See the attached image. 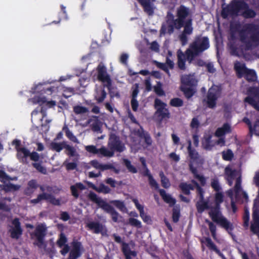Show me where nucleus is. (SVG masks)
<instances>
[{"mask_svg":"<svg viewBox=\"0 0 259 259\" xmlns=\"http://www.w3.org/2000/svg\"><path fill=\"white\" fill-rule=\"evenodd\" d=\"M182 89L187 98L191 97L195 92L194 89H190L187 87H182Z\"/></svg>","mask_w":259,"mask_h":259,"instance_id":"46","label":"nucleus"},{"mask_svg":"<svg viewBox=\"0 0 259 259\" xmlns=\"http://www.w3.org/2000/svg\"><path fill=\"white\" fill-rule=\"evenodd\" d=\"M108 146V148L105 147L100 148L99 154L104 157H111L114 155L115 151L120 152L125 149L124 146L113 135H111Z\"/></svg>","mask_w":259,"mask_h":259,"instance_id":"8","label":"nucleus"},{"mask_svg":"<svg viewBox=\"0 0 259 259\" xmlns=\"http://www.w3.org/2000/svg\"><path fill=\"white\" fill-rule=\"evenodd\" d=\"M21 186L19 185H15L11 183H5L0 185V188L6 192H14L20 189Z\"/></svg>","mask_w":259,"mask_h":259,"instance_id":"25","label":"nucleus"},{"mask_svg":"<svg viewBox=\"0 0 259 259\" xmlns=\"http://www.w3.org/2000/svg\"><path fill=\"white\" fill-rule=\"evenodd\" d=\"M44 85V84L43 83H39L32 88L31 92L33 94L38 93L40 95H42L49 90V88H45Z\"/></svg>","mask_w":259,"mask_h":259,"instance_id":"32","label":"nucleus"},{"mask_svg":"<svg viewBox=\"0 0 259 259\" xmlns=\"http://www.w3.org/2000/svg\"><path fill=\"white\" fill-rule=\"evenodd\" d=\"M98 78L102 81L104 85L109 86L111 84V79L107 74L106 69L103 64H99L98 67Z\"/></svg>","mask_w":259,"mask_h":259,"instance_id":"17","label":"nucleus"},{"mask_svg":"<svg viewBox=\"0 0 259 259\" xmlns=\"http://www.w3.org/2000/svg\"><path fill=\"white\" fill-rule=\"evenodd\" d=\"M191 143L189 142L188 151L191 160L190 161V168L195 177L197 179L202 185L205 183V179L198 174L197 169H199L203 164V160L200 157L198 153L195 150L191 149Z\"/></svg>","mask_w":259,"mask_h":259,"instance_id":"6","label":"nucleus"},{"mask_svg":"<svg viewBox=\"0 0 259 259\" xmlns=\"http://www.w3.org/2000/svg\"><path fill=\"white\" fill-rule=\"evenodd\" d=\"M85 148V150L90 153L99 154V149H97L95 146H87Z\"/></svg>","mask_w":259,"mask_h":259,"instance_id":"52","label":"nucleus"},{"mask_svg":"<svg viewBox=\"0 0 259 259\" xmlns=\"http://www.w3.org/2000/svg\"><path fill=\"white\" fill-rule=\"evenodd\" d=\"M190 15V11L188 8L181 6L177 11V18L174 20V25L176 28L180 29L183 26L184 22Z\"/></svg>","mask_w":259,"mask_h":259,"instance_id":"12","label":"nucleus"},{"mask_svg":"<svg viewBox=\"0 0 259 259\" xmlns=\"http://www.w3.org/2000/svg\"><path fill=\"white\" fill-rule=\"evenodd\" d=\"M12 224L14 226L9 230L10 237L12 239H18L23 233V229L21 228L19 219L15 218L12 220Z\"/></svg>","mask_w":259,"mask_h":259,"instance_id":"16","label":"nucleus"},{"mask_svg":"<svg viewBox=\"0 0 259 259\" xmlns=\"http://www.w3.org/2000/svg\"><path fill=\"white\" fill-rule=\"evenodd\" d=\"M32 166L36 168V169L39 172L43 174L47 173V169L45 167L42 166L40 163H33Z\"/></svg>","mask_w":259,"mask_h":259,"instance_id":"47","label":"nucleus"},{"mask_svg":"<svg viewBox=\"0 0 259 259\" xmlns=\"http://www.w3.org/2000/svg\"><path fill=\"white\" fill-rule=\"evenodd\" d=\"M244 224L246 226H248V222L249 220V211L245 208V213L243 217Z\"/></svg>","mask_w":259,"mask_h":259,"instance_id":"58","label":"nucleus"},{"mask_svg":"<svg viewBox=\"0 0 259 259\" xmlns=\"http://www.w3.org/2000/svg\"><path fill=\"white\" fill-rule=\"evenodd\" d=\"M229 15H242L246 18H251L255 16L252 10L247 8V5L241 1H234L227 8H224L222 15L226 17Z\"/></svg>","mask_w":259,"mask_h":259,"instance_id":"3","label":"nucleus"},{"mask_svg":"<svg viewBox=\"0 0 259 259\" xmlns=\"http://www.w3.org/2000/svg\"><path fill=\"white\" fill-rule=\"evenodd\" d=\"M223 156L225 160H230L233 157V153L231 150H227L223 152Z\"/></svg>","mask_w":259,"mask_h":259,"instance_id":"54","label":"nucleus"},{"mask_svg":"<svg viewBox=\"0 0 259 259\" xmlns=\"http://www.w3.org/2000/svg\"><path fill=\"white\" fill-rule=\"evenodd\" d=\"M221 93V89L217 85H213L209 89L207 98L204 100L208 107L213 108L215 107L217 101L220 97Z\"/></svg>","mask_w":259,"mask_h":259,"instance_id":"11","label":"nucleus"},{"mask_svg":"<svg viewBox=\"0 0 259 259\" xmlns=\"http://www.w3.org/2000/svg\"><path fill=\"white\" fill-rule=\"evenodd\" d=\"M209 47V41L207 37H197L186 52L187 59L191 62L195 56L198 55Z\"/></svg>","mask_w":259,"mask_h":259,"instance_id":"5","label":"nucleus"},{"mask_svg":"<svg viewBox=\"0 0 259 259\" xmlns=\"http://www.w3.org/2000/svg\"><path fill=\"white\" fill-rule=\"evenodd\" d=\"M39 185L35 180H31L28 183L26 188L24 189V193L27 196H31L38 188Z\"/></svg>","mask_w":259,"mask_h":259,"instance_id":"21","label":"nucleus"},{"mask_svg":"<svg viewBox=\"0 0 259 259\" xmlns=\"http://www.w3.org/2000/svg\"><path fill=\"white\" fill-rule=\"evenodd\" d=\"M212 187L217 191L219 192V191L220 189V187L218 181L216 179H213L211 181V183Z\"/></svg>","mask_w":259,"mask_h":259,"instance_id":"60","label":"nucleus"},{"mask_svg":"<svg viewBox=\"0 0 259 259\" xmlns=\"http://www.w3.org/2000/svg\"><path fill=\"white\" fill-rule=\"evenodd\" d=\"M70 188L72 195L77 198L78 197V190H82L85 189V187L83 185V184L79 183L71 186Z\"/></svg>","mask_w":259,"mask_h":259,"instance_id":"36","label":"nucleus"},{"mask_svg":"<svg viewBox=\"0 0 259 259\" xmlns=\"http://www.w3.org/2000/svg\"><path fill=\"white\" fill-rule=\"evenodd\" d=\"M168 157H169V158L171 160H172L175 162H178L180 159V156L179 155L177 154L175 152L170 153L169 154Z\"/></svg>","mask_w":259,"mask_h":259,"instance_id":"62","label":"nucleus"},{"mask_svg":"<svg viewBox=\"0 0 259 259\" xmlns=\"http://www.w3.org/2000/svg\"><path fill=\"white\" fill-rule=\"evenodd\" d=\"M177 56L179 67L182 70L185 69V55L183 53L182 51L179 50L178 51Z\"/></svg>","mask_w":259,"mask_h":259,"instance_id":"31","label":"nucleus"},{"mask_svg":"<svg viewBox=\"0 0 259 259\" xmlns=\"http://www.w3.org/2000/svg\"><path fill=\"white\" fill-rule=\"evenodd\" d=\"M92 188L99 192L105 194L108 193L110 191V189L104 185H101L98 187H96L94 185H93Z\"/></svg>","mask_w":259,"mask_h":259,"instance_id":"42","label":"nucleus"},{"mask_svg":"<svg viewBox=\"0 0 259 259\" xmlns=\"http://www.w3.org/2000/svg\"><path fill=\"white\" fill-rule=\"evenodd\" d=\"M182 82L183 84L182 87L185 85H194L197 82L196 80L193 75H183L182 77Z\"/></svg>","mask_w":259,"mask_h":259,"instance_id":"27","label":"nucleus"},{"mask_svg":"<svg viewBox=\"0 0 259 259\" xmlns=\"http://www.w3.org/2000/svg\"><path fill=\"white\" fill-rule=\"evenodd\" d=\"M123 251L126 257V259H131V256H135L136 255L135 252L130 250L128 245L124 244L122 246Z\"/></svg>","mask_w":259,"mask_h":259,"instance_id":"37","label":"nucleus"},{"mask_svg":"<svg viewBox=\"0 0 259 259\" xmlns=\"http://www.w3.org/2000/svg\"><path fill=\"white\" fill-rule=\"evenodd\" d=\"M66 135L67 136V137L72 141L77 143H79L77 138L75 137V136H74L73 135L72 133L71 132H70V131L67 130L66 132Z\"/></svg>","mask_w":259,"mask_h":259,"instance_id":"55","label":"nucleus"},{"mask_svg":"<svg viewBox=\"0 0 259 259\" xmlns=\"http://www.w3.org/2000/svg\"><path fill=\"white\" fill-rule=\"evenodd\" d=\"M225 178L229 184L231 186L233 184V181L235 180V186L234 188V197L236 200H239L242 198L244 201L248 199L247 194L244 192L241 188V177L239 172L234 169H233L230 166H227L225 168ZM228 194L231 199V208L233 212L237 210V207L235 206L234 201V194L233 190H230L228 191Z\"/></svg>","mask_w":259,"mask_h":259,"instance_id":"1","label":"nucleus"},{"mask_svg":"<svg viewBox=\"0 0 259 259\" xmlns=\"http://www.w3.org/2000/svg\"><path fill=\"white\" fill-rule=\"evenodd\" d=\"M145 175H146L148 177L150 185L154 188L155 189H158V185L157 183V182L155 181V180L153 178L152 176L149 173V171L148 169H146V173L144 174Z\"/></svg>","mask_w":259,"mask_h":259,"instance_id":"41","label":"nucleus"},{"mask_svg":"<svg viewBox=\"0 0 259 259\" xmlns=\"http://www.w3.org/2000/svg\"><path fill=\"white\" fill-rule=\"evenodd\" d=\"M174 31V27L171 25L163 24L161 27L160 34H164L165 33H171Z\"/></svg>","mask_w":259,"mask_h":259,"instance_id":"40","label":"nucleus"},{"mask_svg":"<svg viewBox=\"0 0 259 259\" xmlns=\"http://www.w3.org/2000/svg\"><path fill=\"white\" fill-rule=\"evenodd\" d=\"M211 136L209 135H206L204 137L202 140V146L203 148L206 150H211L212 147L215 145V143L214 141L211 140Z\"/></svg>","mask_w":259,"mask_h":259,"instance_id":"24","label":"nucleus"},{"mask_svg":"<svg viewBox=\"0 0 259 259\" xmlns=\"http://www.w3.org/2000/svg\"><path fill=\"white\" fill-rule=\"evenodd\" d=\"M49 199V193H42L39 194L35 199H31L30 202L33 204H37L43 200Z\"/></svg>","mask_w":259,"mask_h":259,"instance_id":"38","label":"nucleus"},{"mask_svg":"<svg viewBox=\"0 0 259 259\" xmlns=\"http://www.w3.org/2000/svg\"><path fill=\"white\" fill-rule=\"evenodd\" d=\"M205 245L209 247L210 249H211L217 252H219V251L217 249L215 245L213 243L211 240L209 238H206L205 241Z\"/></svg>","mask_w":259,"mask_h":259,"instance_id":"50","label":"nucleus"},{"mask_svg":"<svg viewBox=\"0 0 259 259\" xmlns=\"http://www.w3.org/2000/svg\"><path fill=\"white\" fill-rule=\"evenodd\" d=\"M184 27V30L182 34L180 35V38L182 41V45L184 46L187 42V38L186 35H190L192 33L193 27H192V20L190 18L184 22L183 25Z\"/></svg>","mask_w":259,"mask_h":259,"instance_id":"18","label":"nucleus"},{"mask_svg":"<svg viewBox=\"0 0 259 259\" xmlns=\"http://www.w3.org/2000/svg\"><path fill=\"white\" fill-rule=\"evenodd\" d=\"M199 125V121L197 118H193L191 123V126L193 128H197Z\"/></svg>","mask_w":259,"mask_h":259,"instance_id":"63","label":"nucleus"},{"mask_svg":"<svg viewBox=\"0 0 259 259\" xmlns=\"http://www.w3.org/2000/svg\"><path fill=\"white\" fill-rule=\"evenodd\" d=\"M30 155V151L25 147H21L17 149V157L18 159L22 163H26L27 158Z\"/></svg>","mask_w":259,"mask_h":259,"instance_id":"22","label":"nucleus"},{"mask_svg":"<svg viewBox=\"0 0 259 259\" xmlns=\"http://www.w3.org/2000/svg\"><path fill=\"white\" fill-rule=\"evenodd\" d=\"M89 199L97 203L99 207L109 213H111L114 209L101 198L98 197L96 194L90 192L88 195Z\"/></svg>","mask_w":259,"mask_h":259,"instance_id":"15","label":"nucleus"},{"mask_svg":"<svg viewBox=\"0 0 259 259\" xmlns=\"http://www.w3.org/2000/svg\"><path fill=\"white\" fill-rule=\"evenodd\" d=\"M33 104H38L36 109L33 110L32 114H37L38 110L41 114V130L46 133L49 131V118L47 116V110L49 109V101H47L45 97H41L40 96H35L32 98L29 99Z\"/></svg>","mask_w":259,"mask_h":259,"instance_id":"4","label":"nucleus"},{"mask_svg":"<svg viewBox=\"0 0 259 259\" xmlns=\"http://www.w3.org/2000/svg\"><path fill=\"white\" fill-rule=\"evenodd\" d=\"M81 251V244L79 242H73L72 243V249L70 253L68 259H75L79 256Z\"/></svg>","mask_w":259,"mask_h":259,"instance_id":"23","label":"nucleus"},{"mask_svg":"<svg viewBox=\"0 0 259 259\" xmlns=\"http://www.w3.org/2000/svg\"><path fill=\"white\" fill-rule=\"evenodd\" d=\"M101 123L100 122L96 121L93 124L92 129L94 131L101 132Z\"/></svg>","mask_w":259,"mask_h":259,"instance_id":"61","label":"nucleus"},{"mask_svg":"<svg viewBox=\"0 0 259 259\" xmlns=\"http://www.w3.org/2000/svg\"><path fill=\"white\" fill-rule=\"evenodd\" d=\"M243 120L245 123L249 125L251 132L254 134L255 135L259 136V119H257L256 120L253 126L250 125V121L247 118H244Z\"/></svg>","mask_w":259,"mask_h":259,"instance_id":"28","label":"nucleus"},{"mask_svg":"<svg viewBox=\"0 0 259 259\" xmlns=\"http://www.w3.org/2000/svg\"><path fill=\"white\" fill-rule=\"evenodd\" d=\"M128 223L134 227L138 228H141L142 227V223L140 221L133 218H131L128 220Z\"/></svg>","mask_w":259,"mask_h":259,"instance_id":"44","label":"nucleus"},{"mask_svg":"<svg viewBox=\"0 0 259 259\" xmlns=\"http://www.w3.org/2000/svg\"><path fill=\"white\" fill-rule=\"evenodd\" d=\"M246 37L242 36L241 40L247 49H252L259 44V26L249 25L246 30Z\"/></svg>","mask_w":259,"mask_h":259,"instance_id":"7","label":"nucleus"},{"mask_svg":"<svg viewBox=\"0 0 259 259\" xmlns=\"http://www.w3.org/2000/svg\"><path fill=\"white\" fill-rule=\"evenodd\" d=\"M166 105L159 99L155 100V107L156 111L155 116L158 117L159 120L164 118L168 117L169 113L166 108Z\"/></svg>","mask_w":259,"mask_h":259,"instance_id":"14","label":"nucleus"},{"mask_svg":"<svg viewBox=\"0 0 259 259\" xmlns=\"http://www.w3.org/2000/svg\"><path fill=\"white\" fill-rule=\"evenodd\" d=\"M192 183L193 185L187 183H181L180 185V187L184 193L188 194L190 190L193 189L194 187L197 189V187H199L196 183L194 182H192Z\"/></svg>","mask_w":259,"mask_h":259,"instance_id":"30","label":"nucleus"},{"mask_svg":"<svg viewBox=\"0 0 259 259\" xmlns=\"http://www.w3.org/2000/svg\"><path fill=\"white\" fill-rule=\"evenodd\" d=\"M47 228L42 224H38L36 226L33 232L30 233V235L32 239H34L33 245L39 248H46L47 244L45 241L46 236Z\"/></svg>","mask_w":259,"mask_h":259,"instance_id":"9","label":"nucleus"},{"mask_svg":"<svg viewBox=\"0 0 259 259\" xmlns=\"http://www.w3.org/2000/svg\"><path fill=\"white\" fill-rule=\"evenodd\" d=\"M106 96V93L101 88L97 89L95 97L96 100L99 102H102Z\"/></svg>","mask_w":259,"mask_h":259,"instance_id":"35","label":"nucleus"},{"mask_svg":"<svg viewBox=\"0 0 259 259\" xmlns=\"http://www.w3.org/2000/svg\"><path fill=\"white\" fill-rule=\"evenodd\" d=\"M206 222L208 223L209 230L211 233L213 238L215 239L216 238V227L215 226L209 221L206 220Z\"/></svg>","mask_w":259,"mask_h":259,"instance_id":"49","label":"nucleus"},{"mask_svg":"<svg viewBox=\"0 0 259 259\" xmlns=\"http://www.w3.org/2000/svg\"><path fill=\"white\" fill-rule=\"evenodd\" d=\"M124 164H125L126 166L128 168V169L133 172L136 173L137 172V170L136 168H135L133 166H132L131 164V162L128 160L125 159L124 160Z\"/></svg>","mask_w":259,"mask_h":259,"instance_id":"56","label":"nucleus"},{"mask_svg":"<svg viewBox=\"0 0 259 259\" xmlns=\"http://www.w3.org/2000/svg\"><path fill=\"white\" fill-rule=\"evenodd\" d=\"M159 193L165 202L168 203L170 205L175 204L176 202L175 200L170 195L166 194L164 190L161 189L159 190Z\"/></svg>","mask_w":259,"mask_h":259,"instance_id":"33","label":"nucleus"},{"mask_svg":"<svg viewBox=\"0 0 259 259\" xmlns=\"http://www.w3.org/2000/svg\"><path fill=\"white\" fill-rule=\"evenodd\" d=\"M65 144H66V143H65V142H63L61 143H52L51 144V147H52V148L53 149H54V150H55L57 152H59L62 149L64 148Z\"/></svg>","mask_w":259,"mask_h":259,"instance_id":"45","label":"nucleus"},{"mask_svg":"<svg viewBox=\"0 0 259 259\" xmlns=\"http://www.w3.org/2000/svg\"><path fill=\"white\" fill-rule=\"evenodd\" d=\"M64 149H65L67 151L68 154H69L71 156L75 155V150L73 147L65 144Z\"/></svg>","mask_w":259,"mask_h":259,"instance_id":"57","label":"nucleus"},{"mask_svg":"<svg viewBox=\"0 0 259 259\" xmlns=\"http://www.w3.org/2000/svg\"><path fill=\"white\" fill-rule=\"evenodd\" d=\"M170 104L172 106L180 107V106H181L182 105L183 101L180 99L175 98V99H172L171 100Z\"/></svg>","mask_w":259,"mask_h":259,"instance_id":"53","label":"nucleus"},{"mask_svg":"<svg viewBox=\"0 0 259 259\" xmlns=\"http://www.w3.org/2000/svg\"><path fill=\"white\" fill-rule=\"evenodd\" d=\"M87 227L95 233H99L103 230V226L98 223L91 222L87 223Z\"/></svg>","mask_w":259,"mask_h":259,"instance_id":"26","label":"nucleus"},{"mask_svg":"<svg viewBox=\"0 0 259 259\" xmlns=\"http://www.w3.org/2000/svg\"><path fill=\"white\" fill-rule=\"evenodd\" d=\"M29 157H30L31 160L34 161H38L39 159V155L36 152H30Z\"/></svg>","mask_w":259,"mask_h":259,"instance_id":"59","label":"nucleus"},{"mask_svg":"<svg viewBox=\"0 0 259 259\" xmlns=\"http://www.w3.org/2000/svg\"><path fill=\"white\" fill-rule=\"evenodd\" d=\"M74 111L76 114H82L88 112V109L84 107L77 106L74 107Z\"/></svg>","mask_w":259,"mask_h":259,"instance_id":"51","label":"nucleus"},{"mask_svg":"<svg viewBox=\"0 0 259 259\" xmlns=\"http://www.w3.org/2000/svg\"><path fill=\"white\" fill-rule=\"evenodd\" d=\"M223 200L224 196L222 193L217 192L215 195L216 207L215 208H210L209 215L213 222L225 228L228 232H230L232 229V225L222 215L219 210L220 204L223 202Z\"/></svg>","mask_w":259,"mask_h":259,"instance_id":"2","label":"nucleus"},{"mask_svg":"<svg viewBox=\"0 0 259 259\" xmlns=\"http://www.w3.org/2000/svg\"><path fill=\"white\" fill-rule=\"evenodd\" d=\"M231 132V126L228 123L224 124L222 127L217 129L215 132L217 137H221L224 135L229 133Z\"/></svg>","mask_w":259,"mask_h":259,"instance_id":"29","label":"nucleus"},{"mask_svg":"<svg viewBox=\"0 0 259 259\" xmlns=\"http://www.w3.org/2000/svg\"><path fill=\"white\" fill-rule=\"evenodd\" d=\"M248 94V96L244 99V101L259 111V89L258 82H255V86L249 89Z\"/></svg>","mask_w":259,"mask_h":259,"instance_id":"10","label":"nucleus"},{"mask_svg":"<svg viewBox=\"0 0 259 259\" xmlns=\"http://www.w3.org/2000/svg\"><path fill=\"white\" fill-rule=\"evenodd\" d=\"M197 192L199 196L200 200L197 203V208L200 213L203 212L205 209L208 208V203L203 200V191L202 189L197 187Z\"/></svg>","mask_w":259,"mask_h":259,"instance_id":"20","label":"nucleus"},{"mask_svg":"<svg viewBox=\"0 0 259 259\" xmlns=\"http://www.w3.org/2000/svg\"><path fill=\"white\" fill-rule=\"evenodd\" d=\"M110 203L114 205L118 209L123 212H126L127 211L125 204L122 201L119 200H112L110 201Z\"/></svg>","mask_w":259,"mask_h":259,"instance_id":"39","label":"nucleus"},{"mask_svg":"<svg viewBox=\"0 0 259 259\" xmlns=\"http://www.w3.org/2000/svg\"><path fill=\"white\" fill-rule=\"evenodd\" d=\"M131 105L134 111H136L139 106V103L136 99L132 98L131 101Z\"/></svg>","mask_w":259,"mask_h":259,"instance_id":"64","label":"nucleus"},{"mask_svg":"<svg viewBox=\"0 0 259 259\" xmlns=\"http://www.w3.org/2000/svg\"><path fill=\"white\" fill-rule=\"evenodd\" d=\"M17 177H11L8 175L6 172L3 170H0V181L5 184L7 181H17Z\"/></svg>","mask_w":259,"mask_h":259,"instance_id":"34","label":"nucleus"},{"mask_svg":"<svg viewBox=\"0 0 259 259\" xmlns=\"http://www.w3.org/2000/svg\"><path fill=\"white\" fill-rule=\"evenodd\" d=\"M154 90L155 93L160 96L164 95V92L162 89V84L160 82H157L156 85L154 87Z\"/></svg>","mask_w":259,"mask_h":259,"instance_id":"43","label":"nucleus"},{"mask_svg":"<svg viewBox=\"0 0 259 259\" xmlns=\"http://www.w3.org/2000/svg\"><path fill=\"white\" fill-rule=\"evenodd\" d=\"M160 177L163 187L166 188H168L170 186V183L169 180L164 176L163 172L160 173Z\"/></svg>","mask_w":259,"mask_h":259,"instance_id":"48","label":"nucleus"},{"mask_svg":"<svg viewBox=\"0 0 259 259\" xmlns=\"http://www.w3.org/2000/svg\"><path fill=\"white\" fill-rule=\"evenodd\" d=\"M235 69L240 77L243 75L248 81H255L256 79V75L254 71L246 68L244 64L239 62H236L234 65Z\"/></svg>","mask_w":259,"mask_h":259,"instance_id":"13","label":"nucleus"},{"mask_svg":"<svg viewBox=\"0 0 259 259\" xmlns=\"http://www.w3.org/2000/svg\"><path fill=\"white\" fill-rule=\"evenodd\" d=\"M133 202H134L137 208L139 210L140 212V216L143 222L148 224H151L152 220L151 217L145 212L143 206L141 205L137 199H133Z\"/></svg>","mask_w":259,"mask_h":259,"instance_id":"19","label":"nucleus"}]
</instances>
